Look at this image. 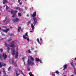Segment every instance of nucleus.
<instances>
[{"label":"nucleus","mask_w":76,"mask_h":76,"mask_svg":"<svg viewBox=\"0 0 76 76\" xmlns=\"http://www.w3.org/2000/svg\"><path fill=\"white\" fill-rule=\"evenodd\" d=\"M5 44L6 46H7V51L8 52H9L10 51V48L9 47H15V49L14 48H12L11 49V51H12V55L13 56H14L15 55V58H17L18 57V53L19 51L18 50H19V48H18V46H15V42H12L11 43V45H9L8 44H7V43H5ZM15 50H16V51H15Z\"/></svg>","instance_id":"obj_1"},{"label":"nucleus","mask_w":76,"mask_h":76,"mask_svg":"<svg viewBox=\"0 0 76 76\" xmlns=\"http://www.w3.org/2000/svg\"><path fill=\"white\" fill-rule=\"evenodd\" d=\"M29 58L31 59V60L29 59V58H28L27 61V64L28 65L34 66V58L31 56H30Z\"/></svg>","instance_id":"obj_2"},{"label":"nucleus","mask_w":76,"mask_h":76,"mask_svg":"<svg viewBox=\"0 0 76 76\" xmlns=\"http://www.w3.org/2000/svg\"><path fill=\"white\" fill-rule=\"evenodd\" d=\"M0 57L1 58V59L2 60H3V59H4V60H6L7 58V56L6 54L3 53L1 55H0Z\"/></svg>","instance_id":"obj_3"},{"label":"nucleus","mask_w":76,"mask_h":76,"mask_svg":"<svg viewBox=\"0 0 76 76\" xmlns=\"http://www.w3.org/2000/svg\"><path fill=\"white\" fill-rule=\"evenodd\" d=\"M28 33H26L25 35L23 36V38H24V39H26V40H27L28 42H29V41H30V40H29V38L28 37H28Z\"/></svg>","instance_id":"obj_4"},{"label":"nucleus","mask_w":76,"mask_h":76,"mask_svg":"<svg viewBox=\"0 0 76 76\" xmlns=\"http://www.w3.org/2000/svg\"><path fill=\"white\" fill-rule=\"evenodd\" d=\"M8 12H11L12 14L13 15H12L13 18H14V17L15 16V14L16 13L15 12L13 11V10H10L8 11Z\"/></svg>","instance_id":"obj_5"},{"label":"nucleus","mask_w":76,"mask_h":76,"mask_svg":"<svg viewBox=\"0 0 76 76\" xmlns=\"http://www.w3.org/2000/svg\"><path fill=\"white\" fill-rule=\"evenodd\" d=\"M35 59L36 61H37V63H39V61L40 63L41 64L43 63V62H42V60H40L39 58H36Z\"/></svg>","instance_id":"obj_6"},{"label":"nucleus","mask_w":76,"mask_h":76,"mask_svg":"<svg viewBox=\"0 0 76 76\" xmlns=\"http://www.w3.org/2000/svg\"><path fill=\"white\" fill-rule=\"evenodd\" d=\"M31 28H32V30L30 31V32L32 33V32H34V29L35 28L34 26V24H32L31 25Z\"/></svg>","instance_id":"obj_7"},{"label":"nucleus","mask_w":76,"mask_h":76,"mask_svg":"<svg viewBox=\"0 0 76 76\" xmlns=\"http://www.w3.org/2000/svg\"><path fill=\"white\" fill-rule=\"evenodd\" d=\"M2 23H4L5 22H6L7 23L9 22V20L7 19V17L5 18V20H4L2 21Z\"/></svg>","instance_id":"obj_8"},{"label":"nucleus","mask_w":76,"mask_h":76,"mask_svg":"<svg viewBox=\"0 0 76 76\" xmlns=\"http://www.w3.org/2000/svg\"><path fill=\"white\" fill-rule=\"evenodd\" d=\"M6 64H4V63L0 62V67L1 68V67H3V66H6Z\"/></svg>","instance_id":"obj_9"},{"label":"nucleus","mask_w":76,"mask_h":76,"mask_svg":"<svg viewBox=\"0 0 76 76\" xmlns=\"http://www.w3.org/2000/svg\"><path fill=\"white\" fill-rule=\"evenodd\" d=\"M71 65H72V67H73V68L74 70V74L75 75H76V69H75V66H74V65H73V62H71Z\"/></svg>","instance_id":"obj_10"},{"label":"nucleus","mask_w":76,"mask_h":76,"mask_svg":"<svg viewBox=\"0 0 76 76\" xmlns=\"http://www.w3.org/2000/svg\"><path fill=\"white\" fill-rule=\"evenodd\" d=\"M12 21L14 22H18L19 21V19L18 18H16L12 19Z\"/></svg>","instance_id":"obj_11"},{"label":"nucleus","mask_w":76,"mask_h":76,"mask_svg":"<svg viewBox=\"0 0 76 76\" xmlns=\"http://www.w3.org/2000/svg\"><path fill=\"white\" fill-rule=\"evenodd\" d=\"M36 14H37V12H34L33 13L32 15H31V17H32L33 18H34V17H35V16H36Z\"/></svg>","instance_id":"obj_12"},{"label":"nucleus","mask_w":76,"mask_h":76,"mask_svg":"<svg viewBox=\"0 0 76 76\" xmlns=\"http://www.w3.org/2000/svg\"><path fill=\"white\" fill-rule=\"evenodd\" d=\"M15 9H16V10H19V11H23V10L22 8L19 7H16Z\"/></svg>","instance_id":"obj_13"},{"label":"nucleus","mask_w":76,"mask_h":76,"mask_svg":"<svg viewBox=\"0 0 76 76\" xmlns=\"http://www.w3.org/2000/svg\"><path fill=\"white\" fill-rule=\"evenodd\" d=\"M10 30V28H8L6 30L2 29V31L3 32H6V33H7V32H8V31H9Z\"/></svg>","instance_id":"obj_14"},{"label":"nucleus","mask_w":76,"mask_h":76,"mask_svg":"<svg viewBox=\"0 0 76 76\" xmlns=\"http://www.w3.org/2000/svg\"><path fill=\"white\" fill-rule=\"evenodd\" d=\"M43 42V41L42 40V38H40V40L39 42V44H40V45H41V44Z\"/></svg>","instance_id":"obj_15"},{"label":"nucleus","mask_w":76,"mask_h":76,"mask_svg":"<svg viewBox=\"0 0 76 76\" xmlns=\"http://www.w3.org/2000/svg\"><path fill=\"white\" fill-rule=\"evenodd\" d=\"M15 74H16V76H19V74L18 72V70L17 69H15Z\"/></svg>","instance_id":"obj_16"},{"label":"nucleus","mask_w":76,"mask_h":76,"mask_svg":"<svg viewBox=\"0 0 76 76\" xmlns=\"http://www.w3.org/2000/svg\"><path fill=\"white\" fill-rule=\"evenodd\" d=\"M13 60L12 59H10L9 62L10 64L13 63Z\"/></svg>","instance_id":"obj_17"},{"label":"nucleus","mask_w":76,"mask_h":76,"mask_svg":"<svg viewBox=\"0 0 76 76\" xmlns=\"http://www.w3.org/2000/svg\"><path fill=\"white\" fill-rule=\"evenodd\" d=\"M67 64L65 65L64 66V69H63V70H65V69H67Z\"/></svg>","instance_id":"obj_18"},{"label":"nucleus","mask_w":76,"mask_h":76,"mask_svg":"<svg viewBox=\"0 0 76 76\" xmlns=\"http://www.w3.org/2000/svg\"><path fill=\"white\" fill-rule=\"evenodd\" d=\"M5 3H7V0H3V3L4 4H5Z\"/></svg>","instance_id":"obj_19"},{"label":"nucleus","mask_w":76,"mask_h":76,"mask_svg":"<svg viewBox=\"0 0 76 76\" xmlns=\"http://www.w3.org/2000/svg\"><path fill=\"white\" fill-rule=\"evenodd\" d=\"M28 74L30 76H34V74H32V73L31 72H30L28 73Z\"/></svg>","instance_id":"obj_20"},{"label":"nucleus","mask_w":76,"mask_h":76,"mask_svg":"<svg viewBox=\"0 0 76 76\" xmlns=\"http://www.w3.org/2000/svg\"><path fill=\"white\" fill-rule=\"evenodd\" d=\"M8 35L12 37V36H13V35H14V34L12 33H10L8 34Z\"/></svg>","instance_id":"obj_21"},{"label":"nucleus","mask_w":76,"mask_h":76,"mask_svg":"<svg viewBox=\"0 0 76 76\" xmlns=\"http://www.w3.org/2000/svg\"><path fill=\"white\" fill-rule=\"evenodd\" d=\"M3 70V73L4 74V76H6V72H5V70H4V69L3 68L2 69Z\"/></svg>","instance_id":"obj_22"},{"label":"nucleus","mask_w":76,"mask_h":76,"mask_svg":"<svg viewBox=\"0 0 76 76\" xmlns=\"http://www.w3.org/2000/svg\"><path fill=\"white\" fill-rule=\"evenodd\" d=\"M18 30L19 32H20V31H22V29H21V27H19Z\"/></svg>","instance_id":"obj_23"},{"label":"nucleus","mask_w":76,"mask_h":76,"mask_svg":"<svg viewBox=\"0 0 76 76\" xmlns=\"http://www.w3.org/2000/svg\"><path fill=\"white\" fill-rule=\"evenodd\" d=\"M18 71H19L20 73H21V74H22V75H23V72H22V70H21L18 69Z\"/></svg>","instance_id":"obj_24"},{"label":"nucleus","mask_w":76,"mask_h":76,"mask_svg":"<svg viewBox=\"0 0 76 76\" xmlns=\"http://www.w3.org/2000/svg\"><path fill=\"white\" fill-rule=\"evenodd\" d=\"M14 65L15 66H17V64L16 62H14L13 63Z\"/></svg>","instance_id":"obj_25"},{"label":"nucleus","mask_w":76,"mask_h":76,"mask_svg":"<svg viewBox=\"0 0 76 76\" xmlns=\"http://www.w3.org/2000/svg\"><path fill=\"white\" fill-rule=\"evenodd\" d=\"M12 66H10V67L9 68H8V71H9V70H11V69H12Z\"/></svg>","instance_id":"obj_26"},{"label":"nucleus","mask_w":76,"mask_h":76,"mask_svg":"<svg viewBox=\"0 0 76 76\" xmlns=\"http://www.w3.org/2000/svg\"><path fill=\"white\" fill-rule=\"evenodd\" d=\"M33 19L34 21H37V18L36 17L34 18Z\"/></svg>","instance_id":"obj_27"},{"label":"nucleus","mask_w":76,"mask_h":76,"mask_svg":"<svg viewBox=\"0 0 76 76\" xmlns=\"http://www.w3.org/2000/svg\"><path fill=\"white\" fill-rule=\"evenodd\" d=\"M21 1V0H18V2L19 3V4H22V2H20V1Z\"/></svg>","instance_id":"obj_28"},{"label":"nucleus","mask_w":76,"mask_h":76,"mask_svg":"<svg viewBox=\"0 0 76 76\" xmlns=\"http://www.w3.org/2000/svg\"><path fill=\"white\" fill-rule=\"evenodd\" d=\"M37 21H34V25H36L37 23Z\"/></svg>","instance_id":"obj_29"},{"label":"nucleus","mask_w":76,"mask_h":76,"mask_svg":"<svg viewBox=\"0 0 76 76\" xmlns=\"http://www.w3.org/2000/svg\"><path fill=\"white\" fill-rule=\"evenodd\" d=\"M26 57H25L22 58V59L23 60H24V61L25 60V59H26Z\"/></svg>","instance_id":"obj_30"},{"label":"nucleus","mask_w":76,"mask_h":76,"mask_svg":"<svg viewBox=\"0 0 76 76\" xmlns=\"http://www.w3.org/2000/svg\"><path fill=\"white\" fill-rule=\"evenodd\" d=\"M18 15L19 16H22V14H21V13H19L18 14Z\"/></svg>","instance_id":"obj_31"},{"label":"nucleus","mask_w":76,"mask_h":76,"mask_svg":"<svg viewBox=\"0 0 76 76\" xmlns=\"http://www.w3.org/2000/svg\"><path fill=\"white\" fill-rule=\"evenodd\" d=\"M3 27L4 28H8V27L7 26H4Z\"/></svg>","instance_id":"obj_32"},{"label":"nucleus","mask_w":76,"mask_h":76,"mask_svg":"<svg viewBox=\"0 0 76 76\" xmlns=\"http://www.w3.org/2000/svg\"><path fill=\"white\" fill-rule=\"evenodd\" d=\"M27 69L28 71H29V70H30V68H29V67H28L27 68Z\"/></svg>","instance_id":"obj_33"},{"label":"nucleus","mask_w":76,"mask_h":76,"mask_svg":"<svg viewBox=\"0 0 76 76\" xmlns=\"http://www.w3.org/2000/svg\"><path fill=\"white\" fill-rule=\"evenodd\" d=\"M56 73L57 74H58L59 73V72L58 71H56Z\"/></svg>","instance_id":"obj_34"},{"label":"nucleus","mask_w":76,"mask_h":76,"mask_svg":"<svg viewBox=\"0 0 76 76\" xmlns=\"http://www.w3.org/2000/svg\"><path fill=\"white\" fill-rule=\"evenodd\" d=\"M37 42H38V43H39V39L37 38Z\"/></svg>","instance_id":"obj_35"},{"label":"nucleus","mask_w":76,"mask_h":76,"mask_svg":"<svg viewBox=\"0 0 76 76\" xmlns=\"http://www.w3.org/2000/svg\"><path fill=\"white\" fill-rule=\"evenodd\" d=\"M0 51L1 53L3 52V49H0Z\"/></svg>","instance_id":"obj_36"},{"label":"nucleus","mask_w":76,"mask_h":76,"mask_svg":"<svg viewBox=\"0 0 76 76\" xmlns=\"http://www.w3.org/2000/svg\"><path fill=\"white\" fill-rule=\"evenodd\" d=\"M9 9L8 7L7 6H6V9Z\"/></svg>","instance_id":"obj_37"},{"label":"nucleus","mask_w":76,"mask_h":76,"mask_svg":"<svg viewBox=\"0 0 76 76\" xmlns=\"http://www.w3.org/2000/svg\"><path fill=\"white\" fill-rule=\"evenodd\" d=\"M25 9H26V10H27V9H28V7H25Z\"/></svg>","instance_id":"obj_38"},{"label":"nucleus","mask_w":76,"mask_h":76,"mask_svg":"<svg viewBox=\"0 0 76 76\" xmlns=\"http://www.w3.org/2000/svg\"><path fill=\"white\" fill-rule=\"evenodd\" d=\"M8 40L9 41H12V39H9Z\"/></svg>","instance_id":"obj_39"},{"label":"nucleus","mask_w":76,"mask_h":76,"mask_svg":"<svg viewBox=\"0 0 76 76\" xmlns=\"http://www.w3.org/2000/svg\"><path fill=\"white\" fill-rule=\"evenodd\" d=\"M28 53H31V51H30V50H28Z\"/></svg>","instance_id":"obj_40"},{"label":"nucleus","mask_w":76,"mask_h":76,"mask_svg":"<svg viewBox=\"0 0 76 76\" xmlns=\"http://www.w3.org/2000/svg\"><path fill=\"white\" fill-rule=\"evenodd\" d=\"M29 15L28 14H27V17H29Z\"/></svg>","instance_id":"obj_41"},{"label":"nucleus","mask_w":76,"mask_h":76,"mask_svg":"<svg viewBox=\"0 0 76 76\" xmlns=\"http://www.w3.org/2000/svg\"><path fill=\"white\" fill-rule=\"evenodd\" d=\"M28 23L29 24L30 23H31V21H29L28 22Z\"/></svg>","instance_id":"obj_42"},{"label":"nucleus","mask_w":76,"mask_h":76,"mask_svg":"<svg viewBox=\"0 0 76 76\" xmlns=\"http://www.w3.org/2000/svg\"><path fill=\"white\" fill-rule=\"evenodd\" d=\"M1 34L2 35H4V34L1 33Z\"/></svg>","instance_id":"obj_43"},{"label":"nucleus","mask_w":76,"mask_h":76,"mask_svg":"<svg viewBox=\"0 0 76 76\" xmlns=\"http://www.w3.org/2000/svg\"><path fill=\"white\" fill-rule=\"evenodd\" d=\"M24 65H25L26 64H25V61H24Z\"/></svg>","instance_id":"obj_44"},{"label":"nucleus","mask_w":76,"mask_h":76,"mask_svg":"<svg viewBox=\"0 0 76 76\" xmlns=\"http://www.w3.org/2000/svg\"><path fill=\"white\" fill-rule=\"evenodd\" d=\"M4 39V38H1V39H2V40H3Z\"/></svg>","instance_id":"obj_45"},{"label":"nucleus","mask_w":76,"mask_h":76,"mask_svg":"<svg viewBox=\"0 0 76 76\" xmlns=\"http://www.w3.org/2000/svg\"><path fill=\"white\" fill-rule=\"evenodd\" d=\"M6 6H4V7H6Z\"/></svg>","instance_id":"obj_46"},{"label":"nucleus","mask_w":76,"mask_h":76,"mask_svg":"<svg viewBox=\"0 0 76 76\" xmlns=\"http://www.w3.org/2000/svg\"><path fill=\"white\" fill-rule=\"evenodd\" d=\"M71 76H74V75H73L72 74L71 75Z\"/></svg>","instance_id":"obj_47"},{"label":"nucleus","mask_w":76,"mask_h":76,"mask_svg":"<svg viewBox=\"0 0 76 76\" xmlns=\"http://www.w3.org/2000/svg\"><path fill=\"white\" fill-rule=\"evenodd\" d=\"M1 72L0 71V74H1Z\"/></svg>","instance_id":"obj_48"},{"label":"nucleus","mask_w":76,"mask_h":76,"mask_svg":"<svg viewBox=\"0 0 76 76\" xmlns=\"http://www.w3.org/2000/svg\"><path fill=\"white\" fill-rule=\"evenodd\" d=\"M10 28H13V27H10Z\"/></svg>","instance_id":"obj_49"},{"label":"nucleus","mask_w":76,"mask_h":76,"mask_svg":"<svg viewBox=\"0 0 76 76\" xmlns=\"http://www.w3.org/2000/svg\"><path fill=\"white\" fill-rule=\"evenodd\" d=\"M0 30H1V28H0Z\"/></svg>","instance_id":"obj_50"},{"label":"nucleus","mask_w":76,"mask_h":76,"mask_svg":"<svg viewBox=\"0 0 76 76\" xmlns=\"http://www.w3.org/2000/svg\"><path fill=\"white\" fill-rule=\"evenodd\" d=\"M75 60H76V58H75Z\"/></svg>","instance_id":"obj_51"},{"label":"nucleus","mask_w":76,"mask_h":76,"mask_svg":"<svg viewBox=\"0 0 76 76\" xmlns=\"http://www.w3.org/2000/svg\"><path fill=\"white\" fill-rule=\"evenodd\" d=\"M26 0H25V1H26Z\"/></svg>","instance_id":"obj_52"},{"label":"nucleus","mask_w":76,"mask_h":76,"mask_svg":"<svg viewBox=\"0 0 76 76\" xmlns=\"http://www.w3.org/2000/svg\"><path fill=\"white\" fill-rule=\"evenodd\" d=\"M54 76H55V75H54Z\"/></svg>","instance_id":"obj_53"},{"label":"nucleus","mask_w":76,"mask_h":76,"mask_svg":"<svg viewBox=\"0 0 76 76\" xmlns=\"http://www.w3.org/2000/svg\"><path fill=\"white\" fill-rule=\"evenodd\" d=\"M64 76H66V75H64Z\"/></svg>","instance_id":"obj_54"},{"label":"nucleus","mask_w":76,"mask_h":76,"mask_svg":"<svg viewBox=\"0 0 76 76\" xmlns=\"http://www.w3.org/2000/svg\"><path fill=\"white\" fill-rule=\"evenodd\" d=\"M24 76H25V75H24Z\"/></svg>","instance_id":"obj_55"}]
</instances>
